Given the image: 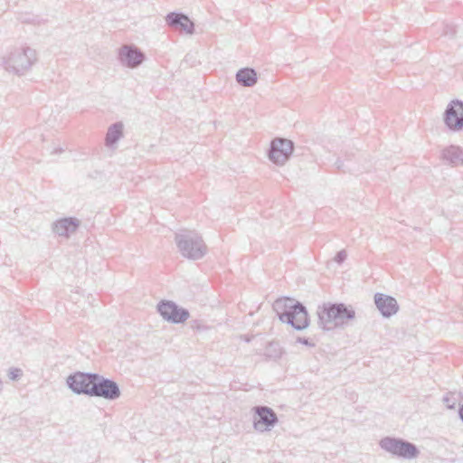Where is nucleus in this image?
Returning <instances> with one entry per match:
<instances>
[{
  "label": "nucleus",
  "instance_id": "obj_1",
  "mask_svg": "<svg viewBox=\"0 0 463 463\" xmlns=\"http://www.w3.org/2000/svg\"><path fill=\"white\" fill-rule=\"evenodd\" d=\"M273 309L282 323L290 325L294 329L301 331L309 326V317L306 307L293 298L277 299Z\"/></svg>",
  "mask_w": 463,
  "mask_h": 463
},
{
  "label": "nucleus",
  "instance_id": "obj_2",
  "mask_svg": "<svg viewBox=\"0 0 463 463\" xmlns=\"http://www.w3.org/2000/svg\"><path fill=\"white\" fill-rule=\"evenodd\" d=\"M318 326L329 331L346 324L355 317L353 307L344 303H324L317 307Z\"/></svg>",
  "mask_w": 463,
  "mask_h": 463
},
{
  "label": "nucleus",
  "instance_id": "obj_3",
  "mask_svg": "<svg viewBox=\"0 0 463 463\" xmlns=\"http://www.w3.org/2000/svg\"><path fill=\"white\" fill-rule=\"evenodd\" d=\"M36 61L35 50L28 46L14 49L8 55L0 58V65L8 72L18 76L25 74Z\"/></svg>",
  "mask_w": 463,
  "mask_h": 463
},
{
  "label": "nucleus",
  "instance_id": "obj_4",
  "mask_svg": "<svg viewBox=\"0 0 463 463\" xmlns=\"http://www.w3.org/2000/svg\"><path fill=\"white\" fill-rule=\"evenodd\" d=\"M175 241L180 253L189 260H200L207 251L202 237L194 231H182L175 233Z\"/></svg>",
  "mask_w": 463,
  "mask_h": 463
},
{
  "label": "nucleus",
  "instance_id": "obj_5",
  "mask_svg": "<svg viewBox=\"0 0 463 463\" xmlns=\"http://www.w3.org/2000/svg\"><path fill=\"white\" fill-rule=\"evenodd\" d=\"M379 445L393 456L406 459L415 458L420 454L416 445L402 439L385 437L380 440Z\"/></svg>",
  "mask_w": 463,
  "mask_h": 463
},
{
  "label": "nucleus",
  "instance_id": "obj_6",
  "mask_svg": "<svg viewBox=\"0 0 463 463\" xmlns=\"http://www.w3.org/2000/svg\"><path fill=\"white\" fill-rule=\"evenodd\" d=\"M121 395L118 384L109 378L96 373L94 383L91 385L90 397L103 398L108 401H115Z\"/></svg>",
  "mask_w": 463,
  "mask_h": 463
},
{
  "label": "nucleus",
  "instance_id": "obj_7",
  "mask_svg": "<svg viewBox=\"0 0 463 463\" xmlns=\"http://www.w3.org/2000/svg\"><path fill=\"white\" fill-rule=\"evenodd\" d=\"M157 312L167 322L182 324L190 317L186 308L179 307L172 300H161L156 306Z\"/></svg>",
  "mask_w": 463,
  "mask_h": 463
},
{
  "label": "nucleus",
  "instance_id": "obj_8",
  "mask_svg": "<svg viewBox=\"0 0 463 463\" xmlns=\"http://www.w3.org/2000/svg\"><path fill=\"white\" fill-rule=\"evenodd\" d=\"M293 150L294 143L291 140L277 137L270 143L268 156L272 163L283 165L289 159Z\"/></svg>",
  "mask_w": 463,
  "mask_h": 463
},
{
  "label": "nucleus",
  "instance_id": "obj_9",
  "mask_svg": "<svg viewBox=\"0 0 463 463\" xmlns=\"http://www.w3.org/2000/svg\"><path fill=\"white\" fill-rule=\"evenodd\" d=\"M253 427L257 431L270 430L279 421L276 412L268 406L258 405L252 408Z\"/></svg>",
  "mask_w": 463,
  "mask_h": 463
},
{
  "label": "nucleus",
  "instance_id": "obj_10",
  "mask_svg": "<svg viewBox=\"0 0 463 463\" xmlns=\"http://www.w3.org/2000/svg\"><path fill=\"white\" fill-rule=\"evenodd\" d=\"M95 374V373L76 372L67 377L66 383L74 393L85 394L90 397Z\"/></svg>",
  "mask_w": 463,
  "mask_h": 463
},
{
  "label": "nucleus",
  "instance_id": "obj_11",
  "mask_svg": "<svg viewBox=\"0 0 463 463\" xmlns=\"http://www.w3.org/2000/svg\"><path fill=\"white\" fill-rule=\"evenodd\" d=\"M443 120L449 130H461L463 128V101L459 99L450 101L445 109Z\"/></svg>",
  "mask_w": 463,
  "mask_h": 463
},
{
  "label": "nucleus",
  "instance_id": "obj_12",
  "mask_svg": "<svg viewBox=\"0 0 463 463\" xmlns=\"http://www.w3.org/2000/svg\"><path fill=\"white\" fill-rule=\"evenodd\" d=\"M145 59V53L133 44H124L118 49V61L127 68L136 69L144 62Z\"/></svg>",
  "mask_w": 463,
  "mask_h": 463
},
{
  "label": "nucleus",
  "instance_id": "obj_13",
  "mask_svg": "<svg viewBox=\"0 0 463 463\" xmlns=\"http://www.w3.org/2000/svg\"><path fill=\"white\" fill-rule=\"evenodd\" d=\"M166 24L175 30L183 31L188 34L194 33V24L190 18L183 14L177 12H171L165 16Z\"/></svg>",
  "mask_w": 463,
  "mask_h": 463
},
{
  "label": "nucleus",
  "instance_id": "obj_14",
  "mask_svg": "<svg viewBox=\"0 0 463 463\" xmlns=\"http://www.w3.org/2000/svg\"><path fill=\"white\" fill-rule=\"evenodd\" d=\"M374 303L381 315L386 318L395 315L399 310L397 300L383 293H376L374 295Z\"/></svg>",
  "mask_w": 463,
  "mask_h": 463
},
{
  "label": "nucleus",
  "instance_id": "obj_15",
  "mask_svg": "<svg viewBox=\"0 0 463 463\" xmlns=\"http://www.w3.org/2000/svg\"><path fill=\"white\" fill-rule=\"evenodd\" d=\"M80 222L75 217L61 218L52 223V232L59 236L69 237L80 227Z\"/></svg>",
  "mask_w": 463,
  "mask_h": 463
},
{
  "label": "nucleus",
  "instance_id": "obj_16",
  "mask_svg": "<svg viewBox=\"0 0 463 463\" xmlns=\"http://www.w3.org/2000/svg\"><path fill=\"white\" fill-rule=\"evenodd\" d=\"M441 158L455 167L463 165V149L458 146H449L442 150Z\"/></svg>",
  "mask_w": 463,
  "mask_h": 463
},
{
  "label": "nucleus",
  "instance_id": "obj_17",
  "mask_svg": "<svg viewBox=\"0 0 463 463\" xmlns=\"http://www.w3.org/2000/svg\"><path fill=\"white\" fill-rule=\"evenodd\" d=\"M235 79L242 87H253L258 81V75L254 69L245 67L236 72Z\"/></svg>",
  "mask_w": 463,
  "mask_h": 463
},
{
  "label": "nucleus",
  "instance_id": "obj_18",
  "mask_svg": "<svg viewBox=\"0 0 463 463\" xmlns=\"http://www.w3.org/2000/svg\"><path fill=\"white\" fill-rule=\"evenodd\" d=\"M123 137V124L116 122L109 126L106 135V146H112Z\"/></svg>",
  "mask_w": 463,
  "mask_h": 463
},
{
  "label": "nucleus",
  "instance_id": "obj_19",
  "mask_svg": "<svg viewBox=\"0 0 463 463\" xmlns=\"http://www.w3.org/2000/svg\"><path fill=\"white\" fill-rule=\"evenodd\" d=\"M265 354L269 358H279L281 355V348L279 345L275 342H270L266 347Z\"/></svg>",
  "mask_w": 463,
  "mask_h": 463
},
{
  "label": "nucleus",
  "instance_id": "obj_20",
  "mask_svg": "<svg viewBox=\"0 0 463 463\" xmlns=\"http://www.w3.org/2000/svg\"><path fill=\"white\" fill-rule=\"evenodd\" d=\"M346 251L345 250H342L336 253L334 260L336 263L342 264L346 260Z\"/></svg>",
  "mask_w": 463,
  "mask_h": 463
},
{
  "label": "nucleus",
  "instance_id": "obj_21",
  "mask_svg": "<svg viewBox=\"0 0 463 463\" xmlns=\"http://www.w3.org/2000/svg\"><path fill=\"white\" fill-rule=\"evenodd\" d=\"M22 375V371L17 368H14L9 373V378L11 380H17Z\"/></svg>",
  "mask_w": 463,
  "mask_h": 463
},
{
  "label": "nucleus",
  "instance_id": "obj_22",
  "mask_svg": "<svg viewBox=\"0 0 463 463\" xmlns=\"http://www.w3.org/2000/svg\"><path fill=\"white\" fill-rule=\"evenodd\" d=\"M445 35L454 36L456 34V28L453 25L447 24L444 30Z\"/></svg>",
  "mask_w": 463,
  "mask_h": 463
},
{
  "label": "nucleus",
  "instance_id": "obj_23",
  "mask_svg": "<svg viewBox=\"0 0 463 463\" xmlns=\"http://www.w3.org/2000/svg\"><path fill=\"white\" fill-rule=\"evenodd\" d=\"M297 342L298 343H300L302 345H307V346H315V344L312 343L308 338H306V337H300L298 336L297 338Z\"/></svg>",
  "mask_w": 463,
  "mask_h": 463
},
{
  "label": "nucleus",
  "instance_id": "obj_24",
  "mask_svg": "<svg viewBox=\"0 0 463 463\" xmlns=\"http://www.w3.org/2000/svg\"><path fill=\"white\" fill-rule=\"evenodd\" d=\"M443 402L446 404V406L449 409H454V407H455V402H451V400H450L449 395H446V396L443 397Z\"/></svg>",
  "mask_w": 463,
  "mask_h": 463
},
{
  "label": "nucleus",
  "instance_id": "obj_25",
  "mask_svg": "<svg viewBox=\"0 0 463 463\" xmlns=\"http://www.w3.org/2000/svg\"><path fill=\"white\" fill-rule=\"evenodd\" d=\"M335 165L338 169H341L344 167V163L341 159H337L335 162Z\"/></svg>",
  "mask_w": 463,
  "mask_h": 463
},
{
  "label": "nucleus",
  "instance_id": "obj_26",
  "mask_svg": "<svg viewBox=\"0 0 463 463\" xmlns=\"http://www.w3.org/2000/svg\"><path fill=\"white\" fill-rule=\"evenodd\" d=\"M458 414H459L461 420L463 421V405L459 408Z\"/></svg>",
  "mask_w": 463,
  "mask_h": 463
},
{
  "label": "nucleus",
  "instance_id": "obj_27",
  "mask_svg": "<svg viewBox=\"0 0 463 463\" xmlns=\"http://www.w3.org/2000/svg\"><path fill=\"white\" fill-rule=\"evenodd\" d=\"M243 339L246 341V342H250V338L248 337V336H243Z\"/></svg>",
  "mask_w": 463,
  "mask_h": 463
},
{
  "label": "nucleus",
  "instance_id": "obj_28",
  "mask_svg": "<svg viewBox=\"0 0 463 463\" xmlns=\"http://www.w3.org/2000/svg\"><path fill=\"white\" fill-rule=\"evenodd\" d=\"M61 151H62V149H55V150L53 151V153H58V152H61Z\"/></svg>",
  "mask_w": 463,
  "mask_h": 463
}]
</instances>
